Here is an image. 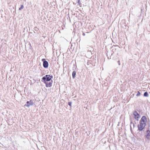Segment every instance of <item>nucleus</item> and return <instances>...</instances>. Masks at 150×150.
<instances>
[{
    "label": "nucleus",
    "mask_w": 150,
    "mask_h": 150,
    "mask_svg": "<svg viewBox=\"0 0 150 150\" xmlns=\"http://www.w3.org/2000/svg\"><path fill=\"white\" fill-rule=\"evenodd\" d=\"M116 47H117V48H118L117 47H112L111 48L112 49V51L113 52V53L116 52L117 50V49L116 48Z\"/></svg>",
    "instance_id": "1a4fd4ad"
},
{
    "label": "nucleus",
    "mask_w": 150,
    "mask_h": 150,
    "mask_svg": "<svg viewBox=\"0 0 150 150\" xmlns=\"http://www.w3.org/2000/svg\"><path fill=\"white\" fill-rule=\"evenodd\" d=\"M130 126L131 127V126H133L134 127V123L132 122V120H130Z\"/></svg>",
    "instance_id": "f8f14e48"
},
{
    "label": "nucleus",
    "mask_w": 150,
    "mask_h": 150,
    "mask_svg": "<svg viewBox=\"0 0 150 150\" xmlns=\"http://www.w3.org/2000/svg\"><path fill=\"white\" fill-rule=\"evenodd\" d=\"M145 136L147 139L150 140V125L149 124L148 127L146 128V130Z\"/></svg>",
    "instance_id": "7ed1b4c3"
},
{
    "label": "nucleus",
    "mask_w": 150,
    "mask_h": 150,
    "mask_svg": "<svg viewBox=\"0 0 150 150\" xmlns=\"http://www.w3.org/2000/svg\"><path fill=\"white\" fill-rule=\"evenodd\" d=\"M42 60L43 62V65L44 67L45 68H47L49 65L48 62L45 59H42Z\"/></svg>",
    "instance_id": "39448f33"
},
{
    "label": "nucleus",
    "mask_w": 150,
    "mask_h": 150,
    "mask_svg": "<svg viewBox=\"0 0 150 150\" xmlns=\"http://www.w3.org/2000/svg\"><path fill=\"white\" fill-rule=\"evenodd\" d=\"M34 30L35 31H37L39 29L36 27H35L34 28Z\"/></svg>",
    "instance_id": "2eb2a0df"
},
{
    "label": "nucleus",
    "mask_w": 150,
    "mask_h": 150,
    "mask_svg": "<svg viewBox=\"0 0 150 150\" xmlns=\"http://www.w3.org/2000/svg\"><path fill=\"white\" fill-rule=\"evenodd\" d=\"M52 80H51L49 82H48L47 81L45 82L46 83H45V86L47 87H50L52 86V84L53 83Z\"/></svg>",
    "instance_id": "6e6552de"
},
{
    "label": "nucleus",
    "mask_w": 150,
    "mask_h": 150,
    "mask_svg": "<svg viewBox=\"0 0 150 150\" xmlns=\"http://www.w3.org/2000/svg\"><path fill=\"white\" fill-rule=\"evenodd\" d=\"M139 121L146 123L147 122V119L146 116H142Z\"/></svg>",
    "instance_id": "0eeeda50"
},
{
    "label": "nucleus",
    "mask_w": 150,
    "mask_h": 150,
    "mask_svg": "<svg viewBox=\"0 0 150 150\" xmlns=\"http://www.w3.org/2000/svg\"><path fill=\"white\" fill-rule=\"evenodd\" d=\"M24 8V6L23 5H21V6L20 8H19V10H21L22 9Z\"/></svg>",
    "instance_id": "ddd939ff"
},
{
    "label": "nucleus",
    "mask_w": 150,
    "mask_h": 150,
    "mask_svg": "<svg viewBox=\"0 0 150 150\" xmlns=\"http://www.w3.org/2000/svg\"><path fill=\"white\" fill-rule=\"evenodd\" d=\"M144 96L146 97H148L149 96V94L147 92H145L144 94Z\"/></svg>",
    "instance_id": "9b49d317"
},
{
    "label": "nucleus",
    "mask_w": 150,
    "mask_h": 150,
    "mask_svg": "<svg viewBox=\"0 0 150 150\" xmlns=\"http://www.w3.org/2000/svg\"><path fill=\"white\" fill-rule=\"evenodd\" d=\"M134 118L137 121L139 120V119L140 118V115L136 111H134L133 112Z\"/></svg>",
    "instance_id": "20e7f679"
},
{
    "label": "nucleus",
    "mask_w": 150,
    "mask_h": 150,
    "mask_svg": "<svg viewBox=\"0 0 150 150\" xmlns=\"http://www.w3.org/2000/svg\"><path fill=\"white\" fill-rule=\"evenodd\" d=\"M53 78V76L52 75H46L42 77L41 81L44 83H46L45 82L51 81Z\"/></svg>",
    "instance_id": "f257e3e1"
},
{
    "label": "nucleus",
    "mask_w": 150,
    "mask_h": 150,
    "mask_svg": "<svg viewBox=\"0 0 150 150\" xmlns=\"http://www.w3.org/2000/svg\"><path fill=\"white\" fill-rule=\"evenodd\" d=\"M77 3L78 4L79 6L81 4V3L80 1V0H77Z\"/></svg>",
    "instance_id": "4468645a"
},
{
    "label": "nucleus",
    "mask_w": 150,
    "mask_h": 150,
    "mask_svg": "<svg viewBox=\"0 0 150 150\" xmlns=\"http://www.w3.org/2000/svg\"><path fill=\"white\" fill-rule=\"evenodd\" d=\"M140 94H141V93H140V92H139V91H137V94L136 95V96H140Z\"/></svg>",
    "instance_id": "dca6fc26"
},
{
    "label": "nucleus",
    "mask_w": 150,
    "mask_h": 150,
    "mask_svg": "<svg viewBox=\"0 0 150 150\" xmlns=\"http://www.w3.org/2000/svg\"><path fill=\"white\" fill-rule=\"evenodd\" d=\"M116 54H117V55H118V53H117H117H116Z\"/></svg>",
    "instance_id": "aec40b11"
},
{
    "label": "nucleus",
    "mask_w": 150,
    "mask_h": 150,
    "mask_svg": "<svg viewBox=\"0 0 150 150\" xmlns=\"http://www.w3.org/2000/svg\"><path fill=\"white\" fill-rule=\"evenodd\" d=\"M117 62L120 65V61L119 60L118 61H117Z\"/></svg>",
    "instance_id": "a211bd4d"
},
{
    "label": "nucleus",
    "mask_w": 150,
    "mask_h": 150,
    "mask_svg": "<svg viewBox=\"0 0 150 150\" xmlns=\"http://www.w3.org/2000/svg\"><path fill=\"white\" fill-rule=\"evenodd\" d=\"M34 103L32 100H30V101H27L26 102V104L24 105V106L29 107L31 105H33Z\"/></svg>",
    "instance_id": "423d86ee"
},
{
    "label": "nucleus",
    "mask_w": 150,
    "mask_h": 150,
    "mask_svg": "<svg viewBox=\"0 0 150 150\" xmlns=\"http://www.w3.org/2000/svg\"><path fill=\"white\" fill-rule=\"evenodd\" d=\"M146 125V123L139 121V124L138 125V130L139 131H144Z\"/></svg>",
    "instance_id": "f03ea898"
},
{
    "label": "nucleus",
    "mask_w": 150,
    "mask_h": 150,
    "mask_svg": "<svg viewBox=\"0 0 150 150\" xmlns=\"http://www.w3.org/2000/svg\"><path fill=\"white\" fill-rule=\"evenodd\" d=\"M71 104L72 102H69L68 103V105L70 106H71Z\"/></svg>",
    "instance_id": "f3484780"
},
{
    "label": "nucleus",
    "mask_w": 150,
    "mask_h": 150,
    "mask_svg": "<svg viewBox=\"0 0 150 150\" xmlns=\"http://www.w3.org/2000/svg\"><path fill=\"white\" fill-rule=\"evenodd\" d=\"M76 75V72L75 71H73L72 73V78L74 79L75 78Z\"/></svg>",
    "instance_id": "9d476101"
},
{
    "label": "nucleus",
    "mask_w": 150,
    "mask_h": 150,
    "mask_svg": "<svg viewBox=\"0 0 150 150\" xmlns=\"http://www.w3.org/2000/svg\"><path fill=\"white\" fill-rule=\"evenodd\" d=\"M82 35L84 36L85 35V34L84 33H83Z\"/></svg>",
    "instance_id": "6ab92c4d"
}]
</instances>
